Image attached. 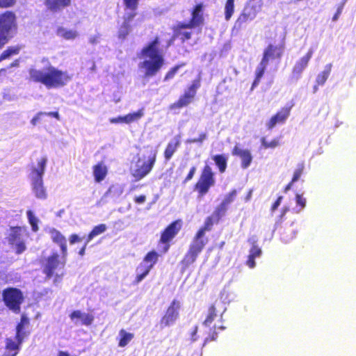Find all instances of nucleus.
<instances>
[{"instance_id": "1", "label": "nucleus", "mask_w": 356, "mask_h": 356, "mask_svg": "<svg viewBox=\"0 0 356 356\" xmlns=\"http://www.w3.org/2000/svg\"><path fill=\"white\" fill-rule=\"evenodd\" d=\"M29 74L32 81L40 83L49 90L63 88L72 80L67 71L61 70L49 62L42 68H31Z\"/></svg>"}, {"instance_id": "2", "label": "nucleus", "mask_w": 356, "mask_h": 356, "mask_svg": "<svg viewBox=\"0 0 356 356\" xmlns=\"http://www.w3.org/2000/svg\"><path fill=\"white\" fill-rule=\"evenodd\" d=\"M158 46L159 40L156 38L141 51L139 57L143 61L138 64V67L145 70V76H154L163 64V58L159 52Z\"/></svg>"}, {"instance_id": "3", "label": "nucleus", "mask_w": 356, "mask_h": 356, "mask_svg": "<svg viewBox=\"0 0 356 356\" xmlns=\"http://www.w3.org/2000/svg\"><path fill=\"white\" fill-rule=\"evenodd\" d=\"M47 163V158L46 156L38 159L36 163L32 164L29 175L32 192L37 198L41 200H45L47 197V189L43 182Z\"/></svg>"}, {"instance_id": "4", "label": "nucleus", "mask_w": 356, "mask_h": 356, "mask_svg": "<svg viewBox=\"0 0 356 356\" xmlns=\"http://www.w3.org/2000/svg\"><path fill=\"white\" fill-rule=\"evenodd\" d=\"M17 29V17L11 11L0 14V49L12 38Z\"/></svg>"}, {"instance_id": "5", "label": "nucleus", "mask_w": 356, "mask_h": 356, "mask_svg": "<svg viewBox=\"0 0 356 356\" xmlns=\"http://www.w3.org/2000/svg\"><path fill=\"white\" fill-rule=\"evenodd\" d=\"M156 157V151L150 148L146 151V154L138 157L134 166L131 169L132 175L136 180L145 177L152 170Z\"/></svg>"}, {"instance_id": "6", "label": "nucleus", "mask_w": 356, "mask_h": 356, "mask_svg": "<svg viewBox=\"0 0 356 356\" xmlns=\"http://www.w3.org/2000/svg\"><path fill=\"white\" fill-rule=\"evenodd\" d=\"M26 233H27V231L24 227H16L11 228L10 230L8 241L15 248L17 254H21L26 250L24 243L26 236Z\"/></svg>"}, {"instance_id": "7", "label": "nucleus", "mask_w": 356, "mask_h": 356, "mask_svg": "<svg viewBox=\"0 0 356 356\" xmlns=\"http://www.w3.org/2000/svg\"><path fill=\"white\" fill-rule=\"evenodd\" d=\"M3 301L6 305L15 313L20 311V305L23 300L22 292L17 289H8L3 293Z\"/></svg>"}, {"instance_id": "8", "label": "nucleus", "mask_w": 356, "mask_h": 356, "mask_svg": "<svg viewBox=\"0 0 356 356\" xmlns=\"http://www.w3.org/2000/svg\"><path fill=\"white\" fill-rule=\"evenodd\" d=\"M263 7L262 0H250L248 1L237 19L238 23H245L252 21L257 17Z\"/></svg>"}, {"instance_id": "9", "label": "nucleus", "mask_w": 356, "mask_h": 356, "mask_svg": "<svg viewBox=\"0 0 356 356\" xmlns=\"http://www.w3.org/2000/svg\"><path fill=\"white\" fill-rule=\"evenodd\" d=\"M214 184V174L212 172L211 168L207 165L204 166L202 172L200 179L196 184L195 188L201 195H204Z\"/></svg>"}, {"instance_id": "10", "label": "nucleus", "mask_w": 356, "mask_h": 356, "mask_svg": "<svg viewBox=\"0 0 356 356\" xmlns=\"http://www.w3.org/2000/svg\"><path fill=\"white\" fill-rule=\"evenodd\" d=\"M200 87V79L194 80L191 86L180 97L179 100L170 106L171 109L179 108L188 105L193 99L197 90Z\"/></svg>"}, {"instance_id": "11", "label": "nucleus", "mask_w": 356, "mask_h": 356, "mask_svg": "<svg viewBox=\"0 0 356 356\" xmlns=\"http://www.w3.org/2000/svg\"><path fill=\"white\" fill-rule=\"evenodd\" d=\"M210 218H208L207 222H205V225L204 227L201 228L197 233L196 234L193 242L191 243L189 250L197 254H199L204 245L207 243V239L204 238L206 231H209L210 229Z\"/></svg>"}, {"instance_id": "12", "label": "nucleus", "mask_w": 356, "mask_h": 356, "mask_svg": "<svg viewBox=\"0 0 356 356\" xmlns=\"http://www.w3.org/2000/svg\"><path fill=\"white\" fill-rule=\"evenodd\" d=\"M179 302L174 300L161 320V325L165 327L172 325L179 318Z\"/></svg>"}, {"instance_id": "13", "label": "nucleus", "mask_w": 356, "mask_h": 356, "mask_svg": "<svg viewBox=\"0 0 356 356\" xmlns=\"http://www.w3.org/2000/svg\"><path fill=\"white\" fill-rule=\"evenodd\" d=\"M291 107H284L273 115L266 123L268 129H273L278 123H284L290 115Z\"/></svg>"}, {"instance_id": "14", "label": "nucleus", "mask_w": 356, "mask_h": 356, "mask_svg": "<svg viewBox=\"0 0 356 356\" xmlns=\"http://www.w3.org/2000/svg\"><path fill=\"white\" fill-rule=\"evenodd\" d=\"M232 154L240 157L241 159L242 168L246 169L250 165L252 156L250 150L243 149L236 145L232 150Z\"/></svg>"}, {"instance_id": "15", "label": "nucleus", "mask_w": 356, "mask_h": 356, "mask_svg": "<svg viewBox=\"0 0 356 356\" xmlns=\"http://www.w3.org/2000/svg\"><path fill=\"white\" fill-rule=\"evenodd\" d=\"M70 318L76 325L81 324L87 326L91 325L94 319L92 315L79 310L74 311L70 314Z\"/></svg>"}, {"instance_id": "16", "label": "nucleus", "mask_w": 356, "mask_h": 356, "mask_svg": "<svg viewBox=\"0 0 356 356\" xmlns=\"http://www.w3.org/2000/svg\"><path fill=\"white\" fill-rule=\"evenodd\" d=\"M180 221H175L171 223L163 232L161 237V241L166 243L172 239L181 229Z\"/></svg>"}, {"instance_id": "17", "label": "nucleus", "mask_w": 356, "mask_h": 356, "mask_svg": "<svg viewBox=\"0 0 356 356\" xmlns=\"http://www.w3.org/2000/svg\"><path fill=\"white\" fill-rule=\"evenodd\" d=\"M314 49L310 48L307 52V54L300 58L295 64L293 68V74H297L298 78H299L302 74V72L304 71V70L307 67L308 63L309 60L311 59L313 54H314Z\"/></svg>"}, {"instance_id": "18", "label": "nucleus", "mask_w": 356, "mask_h": 356, "mask_svg": "<svg viewBox=\"0 0 356 356\" xmlns=\"http://www.w3.org/2000/svg\"><path fill=\"white\" fill-rule=\"evenodd\" d=\"M202 22V5H197L195 6L192 13V19L189 24H179L178 27L180 29L191 28L198 26Z\"/></svg>"}, {"instance_id": "19", "label": "nucleus", "mask_w": 356, "mask_h": 356, "mask_svg": "<svg viewBox=\"0 0 356 356\" xmlns=\"http://www.w3.org/2000/svg\"><path fill=\"white\" fill-rule=\"evenodd\" d=\"M58 265V254L54 253L47 259L44 265V273L47 275L48 278H50L53 275L54 271L57 268Z\"/></svg>"}, {"instance_id": "20", "label": "nucleus", "mask_w": 356, "mask_h": 356, "mask_svg": "<svg viewBox=\"0 0 356 356\" xmlns=\"http://www.w3.org/2000/svg\"><path fill=\"white\" fill-rule=\"evenodd\" d=\"M48 232L50 234L51 238L53 241L60 245L63 256H65L67 254V244L64 236L54 228H49Z\"/></svg>"}, {"instance_id": "21", "label": "nucleus", "mask_w": 356, "mask_h": 356, "mask_svg": "<svg viewBox=\"0 0 356 356\" xmlns=\"http://www.w3.org/2000/svg\"><path fill=\"white\" fill-rule=\"evenodd\" d=\"M181 136L177 135L168 143L164 152L166 161H169L180 145Z\"/></svg>"}, {"instance_id": "22", "label": "nucleus", "mask_w": 356, "mask_h": 356, "mask_svg": "<svg viewBox=\"0 0 356 356\" xmlns=\"http://www.w3.org/2000/svg\"><path fill=\"white\" fill-rule=\"evenodd\" d=\"M282 51L281 47L270 44L265 49L263 58L268 63L270 60L280 58L282 54Z\"/></svg>"}, {"instance_id": "23", "label": "nucleus", "mask_w": 356, "mask_h": 356, "mask_svg": "<svg viewBox=\"0 0 356 356\" xmlns=\"http://www.w3.org/2000/svg\"><path fill=\"white\" fill-rule=\"evenodd\" d=\"M20 345L16 338L14 340L10 338L6 339V350L2 356H16L20 349Z\"/></svg>"}, {"instance_id": "24", "label": "nucleus", "mask_w": 356, "mask_h": 356, "mask_svg": "<svg viewBox=\"0 0 356 356\" xmlns=\"http://www.w3.org/2000/svg\"><path fill=\"white\" fill-rule=\"evenodd\" d=\"M236 194L237 192L234 189L225 196L222 202H221L220 205L218 207L216 210V213L218 216L224 215L227 209L228 205L234 200Z\"/></svg>"}, {"instance_id": "25", "label": "nucleus", "mask_w": 356, "mask_h": 356, "mask_svg": "<svg viewBox=\"0 0 356 356\" xmlns=\"http://www.w3.org/2000/svg\"><path fill=\"white\" fill-rule=\"evenodd\" d=\"M70 0H45L47 8L53 11H58L67 6Z\"/></svg>"}, {"instance_id": "26", "label": "nucleus", "mask_w": 356, "mask_h": 356, "mask_svg": "<svg viewBox=\"0 0 356 356\" xmlns=\"http://www.w3.org/2000/svg\"><path fill=\"white\" fill-rule=\"evenodd\" d=\"M268 64V63L266 60L262 58L261 61L257 67V69L255 71L256 77L252 83L251 90H253L259 83L260 80L264 74L265 70H266Z\"/></svg>"}, {"instance_id": "27", "label": "nucleus", "mask_w": 356, "mask_h": 356, "mask_svg": "<svg viewBox=\"0 0 356 356\" xmlns=\"http://www.w3.org/2000/svg\"><path fill=\"white\" fill-rule=\"evenodd\" d=\"M93 175L97 182L104 179L107 175V168L104 163H98L93 167Z\"/></svg>"}, {"instance_id": "28", "label": "nucleus", "mask_w": 356, "mask_h": 356, "mask_svg": "<svg viewBox=\"0 0 356 356\" xmlns=\"http://www.w3.org/2000/svg\"><path fill=\"white\" fill-rule=\"evenodd\" d=\"M152 268V265L147 264L143 261L136 269V282H140L148 275Z\"/></svg>"}, {"instance_id": "29", "label": "nucleus", "mask_w": 356, "mask_h": 356, "mask_svg": "<svg viewBox=\"0 0 356 356\" xmlns=\"http://www.w3.org/2000/svg\"><path fill=\"white\" fill-rule=\"evenodd\" d=\"M56 33L58 36L68 40L75 39L79 35L76 30L67 29L63 27L58 28Z\"/></svg>"}, {"instance_id": "30", "label": "nucleus", "mask_w": 356, "mask_h": 356, "mask_svg": "<svg viewBox=\"0 0 356 356\" xmlns=\"http://www.w3.org/2000/svg\"><path fill=\"white\" fill-rule=\"evenodd\" d=\"M119 346L124 347L126 346L134 338V334L127 332L124 330L122 329L119 332Z\"/></svg>"}, {"instance_id": "31", "label": "nucleus", "mask_w": 356, "mask_h": 356, "mask_svg": "<svg viewBox=\"0 0 356 356\" xmlns=\"http://www.w3.org/2000/svg\"><path fill=\"white\" fill-rule=\"evenodd\" d=\"M332 70V64H327L325 66L323 71L318 74L316 77V83L318 85H323L327 79Z\"/></svg>"}, {"instance_id": "32", "label": "nucleus", "mask_w": 356, "mask_h": 356, "mask_svg": "<svg viewBox=\"0 0 356 356\" xmlns=\"http://www.w3.org/2000/svg\"><path fill=\"white\" fill-rule=\"evenodd\" d=\"M144 115L143 109L124 115V123L130 124L138 121Z\"/></svg>"}, {"instance_id": "33", "label": "nucleus", "mask_w": 356, "mask_h": 356, "mask_svg": "<svg viewBox=\"0 0 356 356\" xmlns=\"http://www.w3.org/2000/svg\"><path fill=\"white\" fill-rule=\"evenodd\" d=\"M29 321L27 318L22 316L21 319V323L17 326V334H16V340L18 341L19 343H22L24 338L25 337V334L22 332L24 324H27Z\"/></svg>"}, {"instance_id": "34", "label": "nucleus", "mask_w": 356, "mask_h": 356, "mask_svg": "<svg viewBox=\"0 0 356 356\" xmlns=\"http://www.w3.org/2000/svg\"><path fill=\"white\" fill-rule=\"evenodd\" d=\"M216 165L218 167L220 172H224L227 168V157L224 155H216L213 157Z\"/></svg>"}, {"instance_id": "35", "label": "nucleus", "mask_w": 356, "mask_h": 356, "mask_svg": "<svg viewBox=\"0 0 356 356\" xmlns=\"http://www.w3.org/2000/svg\"><path fill=\"white\" fill-rule=\"evenodd\" d=\"M106 225L104 224H100L99 225L95 226L89 234L87 239V243H88L95 236L104 233L106 230Z\"/></svg>"}, {"instance_id": "36", "label": "nucleus", "mask_w": 356, "mask_h": 356, "mask_svg": "<svg viewBox=\"0 0 356 356\" xmlns=\"http://www.w3.org/2000/svg\"><path fill=\"white\" fill-rule=\"evenodd\" d=\"M26 216L31 226L32 230L35 232H38L39 229L38 225L39 219L35 216L34 213L31 210H28L26 211Z\"/></svg>"}, {"instance_id": "37", "label": "nucleus", "mask_w": 356, "mask_h": 356, "mask_svg": "<svg viewBox=\"0 0 356 356\" xmlns=\"http://www.w3.org/2000/svg\"><path fill=\"white\" fill-rule=\"evenodd\" d=\"M234 12V0H227L225 6V19L229 21Z\"/></svg>"}, {"instance_id": "38", "label": "nucleus", "mask_w": 356, "mask_h": 356, "mask_svg": "<svg viewBox=\"0 0 356 356\" xmlns=\"http://www.w3.org/2000/svg\"><path fill=\"white\" fill-rule=\"evenodd\" d=\"M197 254L191 251L188 250V252L186 254L184 258L183 259L181 263L185 268L188 267L191 264H192L195 260Z\"/></svg>"}, {"instance_id": "39", "label": "nucleus", "mask_w": 356, "mask_h": 356, "mask_svg": "<svg viewBox=\"0 0 356 356\" xmlns=\"http://www.w3.org/2000/svg\"><path fill=\"white\" fill-rule=\"evenodd\" d=\"M158 257V253L155 251H152L145 256L143 261H144L147 264L152 265V268L154 265L156 263Z\"/></svg>"}, {"instance_id": "40", "label": "nucleus", "mask_w": 356, "mask_h": 356, "mask_svg": "<svg viewBox=\"0 0 356 356\" xmlns=\"http://www.w3.org/2000/svg\"><path fill=\"white\" fill-rule=\"evenodd\" d=\"M216 316L217 314L216 312V307L214 305H213L209 309V314L206 320L204 322V324L207 326H209Z\"/></svg>"}, {"instance_id": "41", "label": "nucleus", "mask_w": 356, "mask_h": 356, "mask_svg": "<svg viewBox=\"0 0 356 356\" xmlns=\"http://www.w3.org/2000/svg\"><path fill=\"white\" fill-rule=\"evenodd\" d=\"M130 31V24L127 22H124L122 25L120 26L118 31V36L120 38H125Z\"/></svg>"}, {"instance_id": "42", "label": "nucleus", "mask_w": 356, "mask_h": 356, "mask_svg": "<svg viewBox=\"0 0 356 356\" xmlns=\"http://www.w3.org/2000/svg\"><path fill=\"white\" fill-rule=\"evenodd\" d=\"M19 49L17 48H8L0 56V62L3 60L10 58L12 55L17 54Z\"/></svg>"}, {"instance_id": "43", "label": "nucleus", "mask_w": 356, "mask_h": 356, "mask_svg": "<svg viewBox=\"0 0 356 356\" xmlns=\"http://www.w3.org/2000/svg\"><path fill=\"white\" fill-rule=\"evenodd\" d=\"M207 138V135L206 133H202L200 134V136L197 138H188L186 140V143H202L204 140Z\"/></svg>"}, {"instance_id": "44", "label": "nucleus", "mask_w": 356, "mask_h": 356, "mask_svg": "<svg viewBox=\"0 0 356 356\" xmlns=\"http://www.w3.org/2000/svg\"><path fill=\"white\" fill-rule=\"evenodd\" d=\"M138 1L139 0H124L126 8L130 10H136Z\"/></svg>"}, {"instance_id": "45", "label": "nucleus", "mask_w": 356, "mask_h": 356, "mask_svg": "<svg viewBox=\"0 0 356 356\" xmlns=\"http://www.w3.org/2000/svg\"><path fill=\"white\" fill-rule=\"evenodd\" d=\"M303 169L304 165L302 164H300L298 166V168L296 169L294 172L293 177L292 178V183L297 181L300 179L301 175L302 174Z\"/></svg>"}, {"instance_id": "46", "label": "nucleus", "mask_w": 356, "mask_h": 356, "mask_svg": "<svg viewBox=\"0 0 356 356\" xmlns=\"http://www.w3.org/2000/svg\"><path fill=\"white\" fill-rule=\"evenodd\" d=\"M45 113H43V112H39L31 120V124L33 126L37 125L39 122H40L42 120V117L44 116Z\"/></svg>"}, {"instance_id": "47", "label": "nucleus", "mask_w": 356, "mask_h": 356, "mask_svg": "<svg viewBox=\"0 0 356 356\" xmlns=\"http://www.w3.org/2000/svg\"><path fill=\"white\" fill-rule=\"evenodd\" d=\"M16 0H0V8H6L13 6Z\"/></svg>"}, {"instance_id": "48", "label": "nucleus", "mask_w": 356, "mask_h": 356, "mask_svg": "<svg viewBox=\"0 0 356 356\" xmlns=\"http://www.w3.org/2000/svg\"><path fill=\"white\" fill-rule=\"evenodd\" d=\"M261 250L259 247L254 245L250 251L249 256L256 258V257H259L261 255Z\"/></svg>"}, {"instance_id": "49", "label": "nucleus", "mask_w": 356, "mask_h": 356, "mask_svg": "<svg viewBox=\"0 0 356 356\" xmlns=\"http://www.w3.org/2000/svg\"><path fill=\"white\" fill-rule=\"evenodd\" d=\"M296 200L297 204L300 205L301 207V208L299 211H300L301 209L305 208V207L306 205V199L305 198H304L301 195L297 194Z\"/></svg>"}, {"instance_id": "50", "label": "nucleus", "mask_w": 356, "mask_h": 356, "mask_svg": "<svg viewBox=\"0 0 356 356\" xmlns=\"http://www.w3.org/2000/svg\"><path fill=\"white\" fill-rule=\"evenodd\" d=\"M136 15V13H135V10H131L130 13H127L124 17V22H127L129 24L130 22L134 19Z\"/></svg>"}, {"instance_id": "51", "label": "nucleus", "mask_w": 356, "mask_h": 356, "mask_svg": "<svg viewBox=\"0 0 356 356\" xmlns=\"http://www.w3.org/2000/svg\"><path fill=\"white\" fill-rule=\"evenodd\" d=\"M179 66H176V67H173L170 71H169L165 77V80L170 79L173 78L175 74L177 73V70H179Z\"/></svg>"}, {"instance_id": "52", "label": "nucleus", "mask_w": 356, "mask_h": 356, "mask_svg": "<svg viewBox=\"0 0 356 356\" xmlns=\"http://www.w3.org/2000/svg\"><path fill=\"white\" fill-rule=\"evenodd\" d=\"M263 145L268 148V147H275L278 145V142L275 140L271 141L270 143H267L264 140H263Z\"/></svg>"}, {"instance_id": "53", "label": "nucleus", "mask_w": 356, "mask_h": 356, "mask_svg": "<svg viewBox=\"0 0 356 356\" xmlns=\"http://www.w3.org/2000/svg\"><path fill=\"white\" fill-rule=\"evenodd\" d=\"M111 123H124V116H119L118 118H111L110 120Z\"/></svg>"}, {"instance_id": "54", "label": "nucleus", "mask_w": 356, "mask_h": 356, "mask_svg": "<svg viewBox=\"0 0 356 356\" xmlns=\"http://www.w3.org/2000/svg\"><path fill=\"white\" fill-rule=\"evenodd\" d=\"M195 171H196V168L195 166L192 167L191 169L190 170L189 173L188 174L187 177L185 179L184 182H187L189 180H191L193 177Z\"/></svg>"}, {"instance_id": "55", "label": "nucleus", "mask_w": 356, "mask_h": 356, "mask_svg": "<svg viewBox=\"0 0 356 356\" xmlns=\"http://www.w3.org/2000/svg\"><path fill=\"white\" fill-rule=\"evenodd\" d=\"M81 241V238L80 237H79V236L76 234H72L70 238V243L71 244H74L76 242H79Z\"/></svg>"}, {"instance_id": "56", "label": "nucleus", "mask_w": 356, "mask_h": 356, "mask_svg": "<svg viewBox=\"0 0 356 356\" xmlns=\"http://www.w3.org/2000/svg\"><path fill=\"white\" fill-rule=\"evenodd\" d=\"M43 113H45L44 116L54 117L57 120H60V115L58 112H43Z\"/></svg>"}, {"instance_id": "57", "label": "nucleus", "mask_w": 356, "mask_h": 356, "mask_svg": "<svg viewBox=\"0 0 356 356\" xmlns=\"http://www.w3.org/2000/svg\"><path fill=\"white\" fill-rule=\"evenodd\" d=\"M254 259L255 257L249 256L248 260L247 261V265L251 268H253L255 266Z\"/></svg>"}, {"instance_id": "58", "label": "nucleus", "mask_w": 356, "mask_h": 356, "mask_svg": "<svg viewBox=\"0 0 356 356\" xmlns=\"http://www.w3.org/2000/svg\"><path fill=\"white\" fill-rule=\"evenodd\" d=\"M197 327H195L194 330H193V332H191V341L192 342H194L197 339Z\"/></svg>"}, {"instance_id": "59", "label": "nucleus", "mask_w": 356, "mask_h": 356, "mask_svg": "<svg viewBox=\"0 0 356 356\" xmlns=\"http://www.w3.org/2000/svg\"><path fill=\"white\" fill-rule=\"evenodd\" d=\"M145 200H146V196L143 195L135 197V202L137 204H143L145 202Z\"/></svg>"}, {"instance_id": "60", "label": "nucleus", "mask_w": 356, "mask_h": 356, "mask_svg": "<svg viewBox=\"0 0 356 356\" xmlns=\"http://www.w3.org/2000/svg\"><path fill=\"white\" fill-rule=\"evenodd\" d=\"M179 34L183 36L182 37L183 40L189 39L191 38V32H189V31H180Z\"/></svg>"}, {"instance_id": "61", "label": "nucleus", "mask_w": 356, "mask_h": 356, "mask_svg": "<svg viewBox=\"0 0 356 356\" xmlns=\"http://www.w3.org/2000/svg\"><path fill=\"white\" fill-rule=\"evenodd\" d=\"M282 199V197H279L277 198V200L275 201V202L273 204V207H272V210H273V211H275V210H276V209L278 208V207H279V206L280 205V204H281Z\"/></svg>"}, {"instance_id": "62", "label": "nucleus", "mask_w": 356, "mask_h": 356, "mask_svg": "<svg viewBox=\"0 0 356 356\" xmlns=\"http://www.w3.org/2000/svg\"><path fill=\"white\" fill-rule=\"evenodd\" d=\"M342 9H343V6H340L339 8H338L337 13H335V15L332 17V20L333 21H337L338 19L339 16L341 15V13L342 12Z\"/></svg>"}, {"instance_id": "63", "label": "nucleus", "mask_w": 356, "mask_h": 356, "mask_svg": "<svg viewBox=\"0 0 356 356\" xmlns=\"http://www.w3.org/2000/svg\"><path fill=\"white\" fill-rule=\"evenodd\" d=\"M252 192H253V191L252 189L249 191V192L248 193L247 195L245 196V197L244 199L245 202H248L251 200L252 195Z\"/></svg>"}, {"instance_id": "64", "label": "nucleus", "mask_w": 356, "mask_h": 356, "mask_svg": "<svg viewBox=\"0 0 356 356\" xmlns=\"http://www.w3.org/2000/svg\"><path fill=\"white\" fill-rule=\"evenodd\" d=\"M87 244H88V243L86 242V244L84 245V246L79 250V254L81 256H83L85 254V250H86V248Z\"/></svg>"}]
</instances>
